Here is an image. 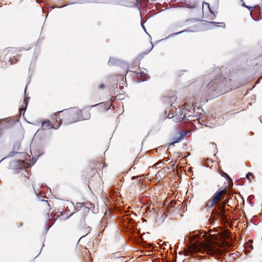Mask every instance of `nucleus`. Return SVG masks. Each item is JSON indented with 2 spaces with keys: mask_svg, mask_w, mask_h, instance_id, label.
I'll return each instance as SVG.
<instances>
[{
  "mask_svg": "<svg viewBox=\"0 0 262 262\" xmlns=\"http://www.w3.org/2000/svg\"><path fill=\"white\" fill-rule=\"evenodd\" d=\"M219 246L213 237H208L206 239L205 243H203L197 239L191 243L190 249L193 251L202 252L207 251L209 254H212L217 251Z\"/></svg>",
  "mask_w": 262,
  "mask_h": 262,
  "instance_id": "obj_1",
  "label": "nucleus"
},
{
  "mask_svg": "<svg viewBox=\"0 0 262 262\" xmlns=\"http://www.w3.org/2000/svg\"><path fill=\"white\" fill-rule=\"evenodd\" d=\"M217 6L218 5H214L208 3H204L202 6L203 16L205 13L207 14L208 11L210 14L215 16L217 13Z\"/></svg>",
  "mask_w": 262,
  "mask_h": 262,
  "instance_id": "obj_2",
  "label": "nucleus"
},
{
  "mask_svg": "<svg viewBox=\"0 0 262 262\" xmlns=\"http://www.w3.org/2000/svg\"><path fill=\"white\" fill-rule=\"evenodd\" d=\"M226 192V190H222L217 191L214 196L213 197L212 200V204L211 205H212L214 203H215L218 201L220 200L222 196L224 195Z\"/></svg>",
  "mask_w": 262,
  "mask_h": 262,
  "instance_id": "obj_3",
  "label": "nucleus"
},
{
  "mask_svg": "<svg viewBox=\"0 0 262 262\" xmlns=\"http://www.w3.org/2000/svg\"><path fill=\"white\" fill-rule=\"evenodd\" d=\"M180 118L182 120H189V118L192 117L190 112L189 111H187L185 108L182 109L181 113L180 114Z\"/></svg>",
  "mask_w": 262,
  "mask_h": 262,
  "instance_id": "obj_4",
  "label": "nucleus"
},
{
  "mask_svg": "<svg viewBox=\"0 0 262 262\" xmlns=\"http://www.w3.org/2000/svg\"><path fill=\"white\" fill-rule=\"evenodd\" d=\"M185 135V134H183L182 133H179L178 136L175 138L173 141L172 143H171L170 144H174L176 143L180 142L184 138Z\"/></svg>",
  "mask_w": 262,
  "mask_h": 262,
  "instance_id": "obj_5",
  "label": "nucleus"
},
{
  "mask_svg": "<svg viewBox=\"0 0 262 262\" xmlns=\"http://www.w3.org/2000/svg\"><path fill=\"white\" fill-rule=\"evenodd\" d=\"M155 0H136V4L135 5L139 7L141 5V2H143L145 3V5H147V3L150 1V2H154ZM139 9V8H138Z\"/></svg>",
  "mask_w": 262,
  "mask_h": 262,
  "instance_id": "obj_6",
  "label": "nucleus"
},
{
  "mask_svg": "<svg viewBox=\"0 0 262 262\" xmlns=\"http://www.w3.org/2000/svg\"><path fill=\"white\" fill-rule=\"evenodd\" d=\"M42 127L43 129L50 128V122L49 120L45 121L42 123Z\"/></svg>",
  "mask_w": 262,
  "mask_h": 262,
  "instance_id": "obj_7",
  "label": "nucleus"
},
{
  "mask_svg": "<svg viewBox=\"0 0 262 262\" xmlns=\"http://www.w3.org/2000/svg\"><path fill=\"white\" fill-rule=\"evenodd\" d=\"M217 79L212 80L208 85L209 87H212L215 83H217Z\"/></svg>",
  "mask_w": 262,
  "mask_h": 262,
  "instance_id": "obj_8",
  "label": "nucleus"
},
{
  "mask_svg": "<svg viewBox=\"0 0 262 262\" xmlns=\"http://www.w3.org/2000/svg\"><path fill=\"white\" fill-rule=\"evenodd\" d=\"M246 177L247 178V179H248L249 180H250L251 178H252V174L250 172H248L247 175H246Z\"/></svg>",
  "mask_w": 262,
  "mask_h": 262,
  "instance_id": "obj_9",
  "label": "nucleus"
},
{
  "mask_svg": "<svg viewBox=\"0 0 262 262\" xmlns=\"http://www.w3.org/2000/svg\"><path fill=\"white\" fill-rule=\"evenodd\" d=\"M28 101V98H27V97L25 98V99H24V103H25L26 106H27V105Z\"/></svg>",
  "mask_w": 262,
  "mask_h": 262,
  "instance_id": "obj_10",
  "label": "nucleus"
},
{
  "mask_svg": "<svg viewBox=\"0 0 262 262\" xmlns=\"http://www.w3.org/2000/svg\"><path fill=\"white\" fill-rule=\"evenodd\" d=\"M42 11L44 13L46 14L48 11H46V8H42Z\"/></svg>",
  "mask_w": 262,
  "mask_h": 262,
  "instance_id": "obj_11",
  "label": "nucleus"
},
{
  "mask_svg": "<svg viewBox=\"0 0 262 262\" xmlns=\"http://www.w3.org/2000/svg\"><path fill=\"white\" fill-rule=\"evenodd\" d=\"M243 6H245V7H246L248 8L249 9H250V8H251V7H248V6H246V5H245V4H243Z\"/></svg>",
  "mask_w": 262,
  "mask_h": 262,
  "instance_id": "obj_12",
  "label": "nucleus"
},
{
  "mask_svg": "<svg viewBox=\"0 0 262 262\" xmlns=\"http://www.w3.org/2000/svg\"><path fill=\"white\" fill-rule=\"evenodd\" d=\"M59 126V125H58L57 127H54L53 126H52V127L54 128H55V129H57V128H58V127Z\"/></svg>",
  "mask_w": 262,
  "mask_h": 262,
  "instance_id": "obj_13",
  "label": "nucleus"
},
{
  "mask_svg": "<svg viewBox=\"0 0 262 262\" xmlns=\"http://www.w3.org/2000/svg\"><path fill=\"white\" fill-rule=\"evenodd\" d=\"M224 177H226V178H227L228 177V175L226 174V173H224L223 175Z\"/></svg>",
  "mask_w": 262,
  "mask_h": 262,
  "instance_id": "obj_14",
  "label": "nucleus"
},
{
  "mask_svg": "<svg viewBox=\"0 0 262 262\" xmlns=\"http://www.w3.org/2000/svg\"><path fill=\"white\" fill-rule=\"evenodd\" d=\"M141 25H142V27L143 29L144 30H145V27H144V25L143 24H141Z\"/></svg>",
  "mask_w": 262,
  "mask_h": 262,
  "instance_id": "obj_15",
  "label": "nucleus"
}]
</instances>
